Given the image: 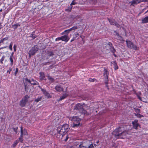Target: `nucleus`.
<instances>
[{"mask_svg":"<svg viewBox=\"0 0 148 148\" xmlns=\"http://www.w3.org/2000/svg\"><path fill=\"white\" fill-rule=\"evenodd\" d=\"M119 127L118 129H115L112 132V134L116 138H125L127 135L128 134L127 130L126 127Z\"/></svg>","mask_w":148,"mask_h":148,"instance_id":"f257e3e1","label":"nucleus"},{"mask_svg":"<svg viewBox=\"0 0 148 148\" xmlns=\"http://www.w3.org/2000/svg\"><path fill=\"white\" fill-rule=\"evenodd\" d=\"M69 125L67 124H64L61 127H58L57 129L58 133L61 137L66 134L69 130Z\"/></svg>","mask_w":148,"mask_h":148,"instance_id":"f03ea898","label":"nucleus"},{"mask_svg":"<svg viewBox=\"0 0 148 148\" xmlns=\"http://www.w3.org/2000/svg\"><path fill=\"white\" fill-rule=\"evenodd\" d=\"M69 119L73 122V127H77L79 125L81 119L77 116L70 117Z\"/></svg>","mask_w":148,"mask_h":148,"instance_id":"7ed1b4c3","label":"nucleus"},{"mask_svg":"<svg viewBox=\"0 0 148 148\" xmlns=\"http://www.w3.org/2000/svg\"><path fill=\"white\" fill-rule=\"evenodd\" d=\"M74 109L78 110L79 112L85 115H87L89 114V113L83 108V106L80 103L77 104L75 106Z\"/></svg>","mask_w":148,"mask_h":148,"instance_id":"20e7f679","label":"nucleus"},{"mask_svg":"<svg viewBox=\"0 0 148 148\" xmlns=\"http://www.w3.org/2000/svg\"><path fill=\"white\" fill-rule=\"evenodd\" d=\"M29 98V97L28 95L25 96L20 101V106L22 107H24L28 101Z\"/></svg>","mask_w":148,"mask_h":148,"instance_id":"39448f33","label":"nucleus"},{"mask_svg":"<svg viewBox=\"0 0 148 148\" xmlns=\"http://www.w3.org/2000/svg\"><path fill=\"white\" fill-rule=\"evenodd\" d=\"M127 47L131 49L136 50L138 49V48L132 42L129 40L126 41Z\"/></svg>","mask_w":148,"mask_h":148,"instance_id":"423d86ee","label":"nucleus"},{"mask_svg":"<svg viewBox=\"0 0 148 148\" xmlns=\"http://www.w3.org/2000/svg\"><path fill=\"white\" fill-rule=\"evenodd\" d=\"M38 48L37 46H34L32 47L31 49L29 51L28 54L29 57L31 55H34L38 51Z\"/></svg>","mask_w":148,"mask_h":148,"instance_id":"0eeeda50","label":"nucleus"},{"mask_svg":"<svg viewBox=\"0 0 148 148\" xmlns=\"http://www.w3.org/2000/svg\"><path fill=\"white\" fill-rule=\"evenodd\" d=\"M103 75L104 76V77L105 78V83L106 84V87H108V71L106 69H104V72L103 73Z\"/></svg>","mask_w":148,"mask_h":148,"instance_id":"6e6552de","label":"nucleus"},{"mask_svg":"<svg viewBox=\"0 0 148 148\" xmlns=\"http://www.w3.org/2000/svg\"><path fill=\"white\" fill-rule=\"evenodd\" d=\"M25 80L26 81L32 85H36L39 84V83L33 79H29L26 78L25 79Z\"/></svg>","mask_w":148,"mask_h":148,"instance_id":"1a4fd4ad","label":"nucleus"},{"mask_svg":"<svg viewBox=\"0 0 148 148\" xmlns=\"http://www.w3.org/2000/svg\"><path fill=\"white\" fill-rule=\"evenodd\" d=\"M38 87L40 88L43 93L45 96L47 97V98H50L51 97V96L50 95L49 93L47 91L41 88L40 86H39Z\"/></svg>","mask_w":148,"mask_h":148,"instance_id":"9d476101","label":"nucleus"},{"mask_svg":"<svg viewBox=\"0 0 148 148\" xmlns=\"http://www.w3.org/2000/svg\"><path fill=\"white\" fill-rule=\"evenodd\" d=\"M55 89L58 92H60L63 90L62 87L60 85H57L55 87Z\"/></svg>","mask_w":148,"mask_h":148,"instance_id":"9b49d317","label":"nucleus"},{"mask_svg":"<svg viewBox=\"0 0 148 148\" xmlns=\"http://www.w3.org/2000/svg\"><path fill=\"white\" fill-rule=\"evenodd\" d=\"M138 120L136 119L132 122L134 127L136 129H137L138 127L139 126V124L138 123Z\"/></svg>","mask_w":148,"mask_h":148,"instance_id":"f8f14e48","label":"nucleus"},{"mask_svg":"<svg viewBox=\"0 0 148 148\" xmlns=\"http://www.w3.org/2000/svg\"><path fill=\"white\" fill-rule=\"evenodd\" d=\"M139 0H132V1L130 2V3L131 4V5L134 6L135 5H136L139 3H140Z\"/></svg>","mask_w":148,"mask_h":148,"instance_id":"ddd939ff","label":"nucleus"},{"mask_svg":"<svg viewBox=\"0 0 148 148\" xmlns=\"http://www.w3.org/2000/svg\"><path fill=\"white\" fill-rule=\"evenodd\" d=\"M62 40L66 42H68L69 40V38L67 35H64L61 36Z\"/></svg>","mask_w":148,"mask_h":148,"instance_id":"4468645a","label":"nucleus"},{"mask_svg":"<svg viewBox=\"0 0 148 148\" xmlns=\"http://www.w3.org/2000/svg\"><path fill=\"white\" fill-rule=\"evenodd\" d=\"M23 130L22 127H21V136L19 138V141L21 143L23 142Z\"/></svg>","mask_w":148,"mask_h":148,"instance_id":"2eb2a0df","label":"nucleus"},{"mask_svg":"<svg viewBox=\"0 0 148 148\" xmlns=\"http://www.w3.org/2000/svg\"><path fill=\"white\" fill-rule=\"evenodd\" d=\"M87 145H86L85 143H84L81 142V144L79 145V148H87Z\"/></svg>","mask_w":148,"mask_h":148,"instance_id":"dca6fc26","label":"nucleus"},{"mask_svg":"<svg viewBox=\"0 0 148 148\" xmlns=\"http://www.w3.org/2000/svg\"><path fill=\"white\" fill-rule=\"evenodd\" d=\"M116 39L119 40L120 42H121L122 41H123V38L121 36H120L118 33H116Z\"/></svg>","mask_w":148,"mask_h":148,"instance_id":"f3484780","label":"nucleus"},{"mask_svg":"<svg viewBox=\"0 0 148 148\" xmlns=\"http://www.w3.org/2000/svg\"><path fill=\"white\" fill-rule=\"evenodd\" d=\"M40 75V77L41 80L44 79L45 77V75L43 72H40L39 73Z\"/></svg>","mask_w":148,"mask_h":148,"instance_id":"a211bd4d","label":"nucleus"},{"mask_svg":"<svg viewBox=\"0 0 148 148\" xmlns=\"http://www.w3.org/2000/svg\"><path fill=\"white\" fill-rule=\"evenodd\" d=\"M142 23H148V16L143 18L141 20Z\"/></svg>","mask_w":148,"mask_h":148,"instance_id":"6ab92c4d","label":"nucleus"},{"mask_svg":"<svg viewBox=\"0 0 148 148\" xmlns=\"http://www.w3.org/2000/svg\"><path fill=\"white\" fill-rule=\"evenodd\" d=\"M71 31V29H68L66 30H65L64 32H63L62 33V34H68L69 32Z\"/></svg>","mask_w":148,"mask_h":148,"instance_id":"aec40b11","label":"nucleus"},{"mask_svg":"<svg viewBox=\"0 0 148 148\" xmlns=\"http://www.w3.org/2000/svg\"><path fill=\"white\" fill-rule=\"evenodd\" d=\"M87 143H89V145L88 146H87V147H88V148H92L93 147V146L92 145V142L91 143L90 141H87Z\"/></svg>","mask_w":148,"mask_h":148,"instance_id":"412c9836","label":"nucleus"},{"mask_svg":"<svg viewBox=\"0 0 148 148\" xmlns=\"http://www.w3.org/2000/svg\"><path fill=\"white\" fill-rule=\"evenodd\" d=\"M109 22H110V24L111 25H114V23L116 22L113 19H108Z\"/></svg>","mask_w":148,"mask_h":148,"instance_id":"4be33fe9","label":"nucleus"},{"mask_svg":"<svg viewBox=\"0 0 148 148\" xmlns=\"http://www.w3.org/2000/svg\"><path fill=\"white\" fill-rule=\"evenodd\" d=\"M8 37H6L5 38H4L1 40H0V43H4V42L5 41H8Z\"/></svg>","mask_w":148,"mask_h":148,"instance_id":"5701e85b","label":"nucleus"},{"mask_svg":"<svg viewBox=\"0 0 148 148\" xmlns=\"http://www.w3.org/2000/svg\"><path fill=\"white\" fill-rule=\"evenodd\" d=\"M18 143V140H16V141H15L14 142L13 144V145L12 146V148L15 147L16 146V145H17V144Z\"/></svg>","mask_w":148,"mask_h":148,"instance_id":"b1692460","label":"nucleus"},{"mask_svg":"<svg viewBox=\"0 0 148 148\" xmlns=\"http://www.w3.org/2000/svg\"><path fill=\"white\" fill-rule=\"evenodd\" d=\"M67 96V95L66 93H65L61 97H60V99L59 100H62L64 99Z\"/></svg>","mask_w":148,"mask_h":148,"instance_id":"393cba45","label":"nucleus"},{"mask_svg":"<svg viewBox=\"0 0 148 148\" xmlns=\"http://www.w3.org/2000/svg\"><path fill=\"white\" fill-rule=\"evenodd\" d=\"M13 57H10V58H9V60L10 61V64L11 66H12L13 64Z\"/></svg>","mask_w":148,"mask_h":148,"instance_id":"a878e982","label":"nucleus"},{"mask_svg":"<svg viewBox=\"0 0 148 148\" xmlns=\"http://www.w3.org/2000/svg\"><path fill=\"white\" fill-rule=\"evenodd\" d=\"M34 32H33L32 34H30V37L32 38L33 39H35L37 37V36L35 35L34 33Z\"/></svg>","mask_w":148,"mask_h":148,"instance_id":"bb28decb","label":"nucleus"},{"mask_svg":"<svg viewBox=\"0 0 148 148\" xmlns=\"http://www.w3.org/2000/svg\"><path fill=\"white\" fill-rule=\"evenodd\" d=\"M53 54V52L51 51L48 52L47 53L48 57L47 58H49L50 57L52 56Z\"/></svg>","mask_w":148,"mask_h":148,"instance_id":"cd10ccee","label":"nucleus"},{"mask_svg":"<svg viewBox=\"0 0 148 148\" xmlns=\"http://www.w3.org/2000/svg\"><path fill=\"white\" fill-rule=\"evenodd\" d=\"M72 7V6L68 7L67 8L65 9V10L68 12H71V10Z\"/></svg>","mask_w":148,"mask_h":148,"instance_id":"c85d7f7f","label":"nucleus"},{"mask_svg":"<svg viewBox=\"0 0 148 148\" xmlns=\"http://www.w3.org/2000/svg\"><path fill=\"white\" fill-rule=\"evenodd\" d=\"M48 79L51 81V82H53L54 81V80L53 78H52L50 76H48Z\"/></svg>","mask_w":148,"mask_h":148,"instance_id":"c756f323","label":"nucleus"},{"mask_svg":"<svg viewBox=\"0 0 148 148\" xmlns=\"http://www.w3.org/2000/svg\"><path fill=\"white\" fill-rule=\"evenodd\" d=\"M42 98V97H38L37 99H35V101L36 102H38L39 101L41 100Z\"/></svg>","mask_w":148,"mask_h":148,"instance_id":"7c9ffc66","label":"nucleus"},{"mask_svg":"<svg viewBox=\"0 0 148 148\" xmlns=\"http://www.w3.org/2000/svg\"><path fill=\"white\" fill-rule=\"evenodd\" d=\"M13 26L14 27V29H16L17 28L18 26H20V25L18 23H16L13 25Z\"/></svg>","mask_w":148,"mask_h":148,"instance_id":"2f4dec72","label":"nucleus"},{"mask_svg":"<svg viewBox=\"0 0 148 148\" xmlns=\"http://www.w3.org/2000/svg\"><path fill=\"white\" fill-rule=\"evenodd\" d=\"M78 27L77 26H74L72 27L71 28V29L72 30H74L75 29H77Z\"/></svg>","mask_w":148,"mask_h":148,"instance_id":"473e14b6","label":"nucleus"},{"mask_svg":"<svg viewBox=\"0 0 148 148\" xmlns=\"http://www.w3.org/2000/svg\"><path fill=\"white\" fill-rule=\"evenodd\" d=\"M77 4V3L75 2V0H73V1H72L70 5L71 6H72V5H75Z\"/></svg>","mask_w":148,"mask_h":148,"instance_id":"72a5a7b5","label":"nucleus"},{"mask_svg":"<svg viewBox=\"0 0 148 148\" xmlns=\"http://www.w3.org/2000/svg\"><path fill=\"white\" fill-rule=\"evenodd\" d=\"M12 42H11V43L9 46V48L10 50L12 51Z\"/></svg>","mask_w":148,"mask_h":148,"instance_id":"f704fd0d","label":"nucleus"},{"mask_svg":"<svg viewBox=\"0 0 148 148\" xmlns=\"http://www.w3.org/2000/svg\"><path fill=\"white\" fill-rule=\"evenodd\" d=\"M110 50L112 51V52L113 53H114V52L115 51V49L113 47H111L110 48Z\"/></svg>","mask_w":148,"mask_h":148,"instance_id":"c9c22d12","label":"nucleus"},{"mask_svg":"<svg viewBox=\"0 0 148 148\" xmlns=\"http://www.w3.org/2000/svg\"><path fill=\"white\" fill-rule=\"evenodd\" d=\"M5 58V56H3L1 58V60H0V62L1 63H3V61L4 60V59Z\"/></svg>","mask_w":148,"mask_h":148,"instance_id":"e433bc0d","label":"nucleus"},{"mask_svg":"<svg viewBox=\"0 0 148 148\" xmlns=\"http://www.w3.org/2000/svg\"><path fill=\"white\" fill-rule=\"evenodd\" d=\"M114 25L116 26L118 28H119L120 27V25L116 22L114 23Z\"/></svg>","mask_w":148,"mask_h":148,"instance_id":"4c0bfd02","label":"nucleus"},{"mask_svg":"<svg viewBox=\"0 0 148 148\" xmlns=\"http://www.w3.org/2000/svg\"><path fill=\"white\" fill-rule=\"evenodd\" d=\"M113 63H114V66L115 67V68H114L115 69V70L116 69H118V67L117 66H116V64L114 62H113Z\"/></svg>","mask_w":148,"mask_h":148,"instance_id":"58836bf2","label":"nucleus"},{"mask_svg":"<svg viewBox=\"0 0 148 148\" xmlns=\"http://www.w3.org/2000/svg\"><path fill=\"white\" fill-rule=\"evenodd\" d=\"M113 63H114V66L115 67V68H114L115 69V70L116 69H118V67L117 66H116V64L114 62H113Z\"/></svg>","mask_w":148,"mask_h":148,"instance_id":"ea45409f","label":"nucleus"},{"mask_svg":"<svg viewBox=\"0 0 148 148\" xmlns=\"http://www.w3.org/2000/svg\"><path fill=\"white\" fill-rule=\"evenodd\" d=\"M60 40H62L61 36L60 37H58L56 38L55 40L56 41H58Z\"/></svg>","mask_w":148,"mask_h":148,"instance_id":"a19ab883","label":"nucleus"},{"mask_svg":"<svg viewBox=\"0 0 148 148\" xmlns=\"http://www.w3.org/2000/svg\"><path fill=\"white\" fill-rule=\"evenodd\" d=\"M136 116H137V117L139 118H141L143 116V115H141L140 114H137L136 115Z\"/></svg>","mask_w":148,"mask_h":148,"instance_id":"79ce46f5","label":"nucleus"},{"mask_svg":"<svg viewBox=\"0 0 148 148\" xmlns=\"http://www.w3.org/2000/svg\"><path fill=\"white\" fill-rule=\"evenodd\" d=\"M12 70V68H10L9 69V70H8L7 71V73H9V74L10 73V71Z\"/></svg>","mask_w":148,"mask_h":148,"instance_id":"37998d69","label":"nucleus"},{"mask_svg":"<svg viewBox=\"0 0 148 148\" xmlns=\"http://www.w3.org/2000/svg\"><path fill=\"white\" fill-rule=\"evenodd\" d=\"M23 135H26L27 134V132L26 130L25 129L24 130H23Z\"/></svg>","mask_w":148,"mask_h":148,"instance_id":"c03bdc74","label":"nucleus"},{"mask_svg":"<svg viewBox=\"0 0 148 148\" xmlns=\"http://www.w3.org/2000/svg\"><path fill=\"white\" fill-rule=\"evenodd\" d=\"M95 80V79H91V78H90L89 79V81L91 82H94V81Z\"/></svg>","mask_w":148,"mask_h":148,"instance_id":"a18cd8bd","label":"nucleus"},{"mask_svg":"<svg viewBox=\"0 0 148 148\" xmlns=\"http://www.w3.org/2000/svg\"><path fill=\"white\" fill-rule=\"evenodd\" d=\"M18 127H15V128H13V130L16 133H17V130L18 129Z\"/></svg>","mask_w":148,"mask_h":148,"instance_id":"49530a36","label":"nucleus"},{"mask_svg":"<svg viewBox=\"0 0 148 148\" xmlns=\"http://www.w3.org/2000/svg\"><path fill=\"white\" fill-rule=\"evenodd\" d=\"M14 51H16V45H14Z\"/></svg>","mask_w":148,"mask_h":148,"instance_id":"de8ad7c7","label":"nucleus"},{"mask_svg":"<svg viewBox=\"0 0 148 148\" xmlns=\"http://www.w3.org/2000/svg\"><path fill=\"white\" fill-rule=\"evenodd\" d=\"M79 34L78 33H77L75 34V36H74V38L76 39V38L78 36Z\"/></svg>","mask_w":148,"mask_h":148,"instance_id":"09e8293b","label":"nucleus"},{"mask_svg":"<svg viewBox=\"0 0 148 148\" xmlns=\"http://www.w3.org/2000/svg\"><path fill=\"white\" fill-rule=\"evenodd\" d=\"M18 69L17 68H16V71L15 72V75H16V74L18 73Z\"/></svg>","mask_w":148,"mask_h":148,"instance_id":"8fccbe9b","label":"nucleus"},{"mask_svg":"<svg viewBox=\"0 0 148 148\" xmlns=\"http://www.w3.org/2000/svg\"><path fill=\"white\" fill-rule=\"evenodd\" d=\"M68 135H66V138L64 140V141H66L68 139Z\"/></svg>","mask_w":148,"mask_h":148,"instance_id":"3c124183","label":"nucleus"},{"mask_svg":"<svg viewBox=\"0 0 148 148\" xmlns=\"http://www.w3.org/2000/svg\"><path fill=\"white\" fill-rule=\"evenodd\" d=\"M75 39V38H74V37H73V38H72V39L71 40V42H72V41H74Z\"/></svg>","mask_w":148,"mask_h":148,"instance_id":"603ef678","label":"nucleus"},{"mask_svg":"<svg viewBox=\"0 0 148 148\" xmlns=\"http://www.w3.org/2000/svg\"><path fill=\"white\" fill-rule=\"evenodd\" d=\"M148 0H143L142 1V2H148Z\"/></svg>","mask_w":148,"mask_h":148,"instance_id":"864d4df0","label":"nucleus"},{"mask_svg":"<svg viewBox=\"0 0 148 148\" xmlns=\"http://www.w3.org/2000/svg\"><path fill=\"white\" fill-rule=\"evenodd\" d=\"M138 112H140V110L139 109H137L136 110Z\"/></svg>","mask_w":148,"mask_h":148,"instance_id":"5fc2aeb1","label":"nucleus"},{"mask_svg":"<svg viewBox=\"0 0 148 148\" xmlns=\"http://www.w3.org/2000/svg\"><path fill=\"white\" fill-rule=\"evenodd\" d=\"M2 27V26L1 25V23H0V29H1Z\"/></svg>","mask_w":148,"mask_h":148,"instance_id":"6e6d98bb","label":"nucleus"},{"mask_svg":"<svg viewBox=\"0 0 148 148\" xmlns=\"http://www.w3.org/2000/svg\"><path fill=\"white\" fill-rule=\"evenodd\" d=\"M13 54H14V53L12 52V53H11V55L10 56V57H13Z\"/></svg>","mask_w":148,"mask_h":148,"instance_id":"4d7b16f0","label":"nucleus"},{"mask_svg":"<svg viewBox=\"0 0 148 148\" xmlns=\"http://www.w3.org/2000/svg\"><path fill=\"white\" fill-rule=\"evenodd\" d=\"M7 47V46H5L4 47H2L1 48H6Z\"/></svg>","mask_w":148,"mask_h":148,"instance_id":"13d9d810","label":"nucleus"},{"mask_svg":"<svg viewBox=\"0 0 148 148\" xmlns=\"http://www.w3.org/2000/svg\"><path fill=\"white\" fill-rule=\"evenodd\" d=\"M139 0L140 1V2H142V1L143 0Z\"/></svg>","mask_w":148,"mask_h":148,"instance_id":"bf43d9fd","label":"nucleus"},{"mask_svg":"<svg viewBox=\"0 0 148 148\" xmlns=\"http://www.w3.org/2000/svg\"><path fill=\"white\" fill-rule=\"evenodd\" d=\"M138 97L139 99L140 100H141V97Z\"/></svg>","mask_w":148,"mask_h":148,"instance_id":"052dcab7","label":"nucleus"},{"mask_svg":"<svg viewBox=\"0 0 148 148\" xmlns=\"http://www.w3.org/2000/svg\"><path fill=\"white\" fill-rule=\"evenodd\" d=\"M2 9H1V10H0V12H2Z\"/></svg>","mask_w":148,"mask_h":148,"instance_id":"680f3d73","label":"nucleus"},{"mask_svg":"<svg viewBox=\"0 0 148 148\" xmlns=\"http://www.w3.org/2000/svg\"><path fill=\"white\" fill-rule=\"evenodd\" d=\"M99 141H98L96 143H99Z\"/></svg>","mask_w":148,"mask_h":148,"instance_id":"e2e57ef3","label":"nucleus"},{"mask_svg":"<svg viewBox=\"0 0 148 148\" xmlns=\"http://www.w3.org/2000/svg\"><path fill=\"white\" fill-rule=\"evenodd\" d=\"M94 145L95 146H96V145L95 144H94Z\"/></svg>","mask_w":148,"mask_h":148,"instance_id":"0e129e2a","label":"nucleus"},{"mask_svg":"<svg viewBox=\"0 0 148 148\" xmlns=\"http://www.w3.org/2000/svg\"><path fill=\"white\" fill-rule=\"evenodd\" d=\"M25 89L26 90V86H25Z\"/></svg>","mask_w":148,"mask_h":148,"instance_id":"69168bd1","label":"nucleus"},{"mask_svg":"<svg viewBox=\"0 0 148 148\" xmlns=\"http://www.w3.org/2000/svg\"><path fill=\"white\" fill-rule=\"evenodd\" d=\"M1 5V3H0V6Z\"/></svg>","mask_w":148,"mask_h":148,"instance_id":"338daca9","label":"nucleus"},{"mask_svg":"<svg viewBox=\"0 0 148 148\" xmlns=\"http://www.w3.org/2000/svg\"><path fill=\"white\" fill-rule=\"evenodd\" d=\"M86 1L87 0H85Z\"/></svg>","mask_w":148,"mask_h":148,"instance_id":"774afa93","label":"nucleus"}]
</instances>
